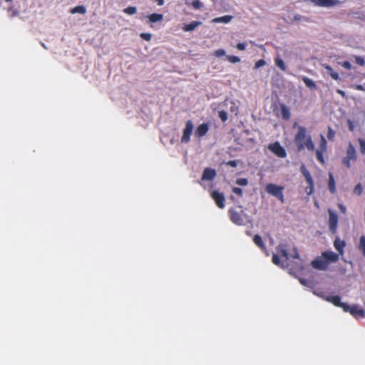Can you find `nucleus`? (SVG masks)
<instances>
[{
    "label": "nucleus",
    "instance_id": "1",
    "mask_svg": "<svg viewBox=\"0 0 365 365\" xmlns=\"http://www.w3.org/2000/svg\"><path fill=\"white\" fill-rule=\"evenodd\" d=\"M294 142L299 151L303 150L304 148H307L309 150H313L314 149V145L311 136L307 135V130L304 127L299 126L298 128V132L295 135Z\"/></svg>",
    "mask_w": 365,
    "mask_h": 365
},
{
    "label": "nucleus",
    "instance_id": "2",
    "mask_svg": "<svg viewBox=\"0 0 365 365\" xmlns=\"http://www.w3.org/2000/svg\"><path fill=\"white\" fill-rule=\"evenodd\" d=\"M240 210H236L235 208H231L229 210L230 219L232 222L237 225H245L246 222L250 221L249 216L242 210V207H237Z\"/></svg>",
    "mask_w": 365,
    "mask_h": 365
},
{
    "label": "nucleus",
    "instance_id": "3",
    "mask_svg": "<svg viewBox=\"0 0 365 365\" xmlns=\"http://www.w3.org/2000/svg\"><path fill=\"white\" fill-rule=\"evenodd\" d=\"M356 160V150H355L354 147L352 145V144L349 143V145H348L347 150H346V155L343 159L342 162H343L344 165H346L347 168H350V166H351L350 161L351 160L354 161Z\"/></svg>",
    "mask_w": 365,
    "mask_h": 365
},
{
    "label": "nucleus",
    "instance_id": "4",
    "mask_svg": "<svg viewBox=\"0 0 365 365\" xmlns=\"http://www.w3.org/2000/svg\"><path fill=\"white\" fill-rule=\"evenodd\" d=\"M329 212V230L332 234H335L337 230L338 225V215L331 209L328 210Z\"/></svg>",
    "mask_w": 365,
    "mask_h": 365
},
{
    "label": "nucleus",
    "instance_id": "5",
    "mask_svg": "<svg viewBox=\"0 0 365 365\" xmlns=\"http://www.w3.org/2000/svg\"><path fill=\"white\" fill-rule=\"evenodd\" d=\"M282 189V187L274 184H269L266 187L267 192L279 199L282 203L284 202Z\"/></svg>",
    "mask_w": 365,
    "mask_h": 365
},
{
    "label": "nucleus",
    "instance_id": "6",
    "mask_svg": "<svg viewBox=\"0 0 365 365\" xmlns=\"http://www.w3.org/2000/svg\"><path fill=\"white\" fill-rule=\"evenodd\" d=\"M345 312H349L356 319L365 318V311L363 309L359 308L356 304L351 306L348 305V307L344 310Z\"/></svg>",
    "mask_w": 365,
    "mask_h": 365
},
{
    "label": "nucleus",
    "instance_id": "7",
    "mask_svg": "<svg viewBox=\"0 0 365 365\" xmlns=\"http://www.w3.org/2000/svg\"><path fill=\"white\" fill-rule=\"evenodd\" d=\"M267 148L279 158H284L287 155L284 148L278 142L268 145Z\"/></svg>",
    "mask_w": 365,
    "mask_h": 365
},
{
    "label": "nucleus",
    "instance_id": "8",
    "mask_svg": "<svg viewBox=\"0 0 365 365\" xmlns=\"http://www.w3.org/2000/svg\"><path fill=\"white\" fill-rule=\"evenodd\" d=\"M311 265L313 268L322 271L327 270L329 267L328 263L322 255L312 260Z\"/></svg>",
    "mask_w": 365,
    "mask_h": 365
},
{
    "label": "nucleus",
    "instance_id": "9",
    "mask_svg": "<svg viewBox=\"0 0 365 365\" xmlns=\"http://www.w3.org/2000/svg\"><path fill=\"white\" fill-rule=\"evenodd\" d=\"M193 130V124L191 120H187L186 122L185 128L183 130V134L181 138L182 143H187L190 140V135L192 133Z\"/></svg>",
    "mask_w": 365,
    "mask_h": 365
},
{
    "label": "nucleus",
    "instance_id": "10",
    "mask_svg": "<svg viewBox=\"0 0 365 365\" xmlns=\"http://www.w3.org/2000/svg\"><path fill=\"white\" fill-rule=\"evenodd\" d=\"M325 299L327 302L333 304L334 306L342 308L343 310H344L346 308L348 307V304H347L341 302V297L339 296H338V295L327 296V297H325Z\"/></svg>",
    "mask_w": 365,
    "mask_h": 365
},
{
    "label": "nucleus",
    "instance_id": "11",
    "mask_svg": "<svg viewBox=\"0 0 365 365\" xmlns=\"http://www.w3.org/2000/svg\"><path fill=\"white\" fill-rule=\"evenodd\" d=\"M322 255L326 259L329 265L331 263L336 262L339 260V255L331 251H325L322 253Z\"/></svg>",
    "mask_w": 365,
    "mask_h": 365
},
{
    "label": "nucleus",
    "instance_id": "12",
    "mask_svg": "<svg viewBox=\"0 0 365 365\" xmlns=\"http://www.w3.org/2000/svg\"><path fill=\"white\" fill-rule=\"evenodd\" d=\"M311 1L316 6L324 7L333 6L339 3L337 0H311Z\"/></svg>",
    "mask_w": 365,
    "mask_h": 365
},
{
    "label": "nucleus",
    "instance_id": "13",
    "mask_svg": "<svg viewBox=\"0 0 365 365\" xmlns=\"http://www.w3.org/2000/svg\"><path fill=\"white\" fill-rule=\"evenodd\" d=\"M216 171L214 169L206 168L203 170L202 180L205 181H211L216 176Z\"/></svg>",
    "mask_w": 365,
    "mask_h": 365
},
{
    "label": "nucleus",
    "instance_id": "14",
    "mask_svg": "<svg viewBox=\"0 0 365 365\" xmlns=\"http://www.w3.org/2000/svg\"><path fill=\"white\" fill-rule=\"evenodd\" d=\"M300 171L302 172V173L304 176V178H305L307 182H308V184H309V185L310 187V189L312 190L313 189V187H314V182H313L312 176L310 175L309 173L306 169V168H305V166L304 165H302L300 167Z\"/></svg>",
    "mask_w": 365,
    "mask_h": 365
},
{
    "label": "nucleus",
    "instance_id": "15",
    "mask_svg": "<svg viewBox=\"0 0 365 365\" xmlns=\"http://www.w3.org/2000/svg\"><path fill=\"white\" fill-rule=\"evenodd\" d=\"M345 245V242L344 240H341L339 237H336L334 242V246L340 255H343Z\"/></svg>",
    "mask_w": 365,
    "mask_h": 365
},
{
    "label": "nucleus",
    "instance_id": "16",
    "mask_svg": "<svg viewBox=\"0 0 365 365\" xmlns=\"http://www.w3.org/2000/svg\"><path fill=\"white\" fill-rule=\"evenodd\" d=\"M212 197L215 200V202L217 205H224L225 197L222 193H220L217 191H213L212 193Z\"/></svg>",
    "mask_w": 365,
    "mask_h": 365
},
{
    "label": "nucleus",
    "instance_id": "17",
    "mask_svg": "<svg viewBox=\"0 0 365 365\" xmlns=\"http://www.w3.org/2000/svg\"><path fill=\"white\" fill-rule=\"evenodd\" d=\"M208 125L206 123H202L200 125L195 131V135H197L199 138L204 136L207 130H208Z\"/></svg>",
    "mask_w": 365,
    "mask_h": 365
},
{
    "label": "nucleus",
    "instance_id": "18",
    "mask_svg": "<svg viewBox=\"0 0 365 365\" xmlns=\"http://www.w3.org/2000/svg\"><path fill=\"white\" fill-rule=\"evenodd\" d=\"M201 21H192L189 24H185L182 27V30L185 31H194L198 26L201 25Z\"/></svg>",
    "mask_w": 365,
    "mask_h": 365
},
{
    "label": "nucleus",
    "instance_id": "19",
    "mask_svg": "<svg viewBox=\"0 0 365 365\" xmlns=\"http://www.w3.org/2000/svg\"><path fill=\"white\" fill-rule=\"evenodd\" d=\"M232 19V16L230 15L224 16L222 17L215 18L212 20L213 23H224L227 24Z\"/></svg>",
    "mask_w": 365,
    "mask_h": 365
},
{
    "label": "nucleus",
    "instance_id": "20",
    "mask_svg": "<svg viewBox=\"0 0 365 365\" xmlns=\"http://www.w3.org/2000/svg\"><path fill=\"white\" fill-rule=\"evenodd\" d=\"M302 81L305 83V85L309 88H310L311 90H314H314L317 89V86L316 83L312 80H311L310 78L304 76L302 78Z\"/></svg>",
    "mask_w": 365,
    "mask_h": 365
},
{
    "label": "nucleus",
    "instance_id": "21",
    "mask_svg": "<svg viewBox=\"0 0 365 365\" xmlns=\"http://www.w3.org/2000/svg\"><path fill=\"white\" fill-rule=\"evenodd\" d=\"M255 244L262 250L265 249V246L262 237L259 235H255L253 237Z\"/></svg>",
    "mask_w": 365,
    "mask_h": 365
},
{
    "label": "nucleus",
    "instance_id": "22",
    "mask_svg": "<svg viewBox=\"0 0 365 365\" xmlns=\"http://www.w3.org/2000/svg\"><path fill=\"white\" fill-rule=\"evenodd\" d=\"M324 68L325 69L327 70V73L333 78V79H335V80H338L339 79V74L335 72L332 68L328 65H326L324 66Z\"/></svg>",
    "mask_w": 365,
    "mask_h": 365
},
{
    "label": "nucleus",
    "instance_id": "23",
    "mask_svg": "<svg viewBox=\"0 0 365 365\" xmlns=\"http://www.w3.org/2000/svg\"><path fill=\"white\" fill-rule=\"evenodd\" d=\"M281 113L284 119L288 120L290 117V113L288 108L285 105H281Z\"/></svg>",
    "mask_w": 365,
    "mask_h": 365
},
{
    "label": "nucleus",
    "instance_id": "24",
    "mask_svg": "<svg viewBox=\"0 0 365 365\" xmlns=\"http://www.w3.org/2000/svg\"><path fill=\"white\" fill-rule=\"evenodd\" d=\"M329 189L331 192H334L335 191V182L333 177V175L330 173H329V183H328Z\"/></svg>",
    "mask_w": 365,
    "mask_h": 365
},
{
    "label": "nucleus",
    "instance_id": "25",
    "mask_svg": "<svg viewBox=\"0 0 365 365\" xmlns=\"http://www.w3.org/2000/svg\"><path fill=\"white\" fill-rule=\"evenodd\" d=\"M86 12V7L84 6H78L71 10V14H84Z\"/></svg>",
    "mask_w": 365,
    "mask_h": 365
},
{
    "label": "nucleus",
    "instance_id": "26",
    "mask_svg": "<svg viewBox=\"0 0 365 365\" xmlns=\"http://www.w3.org/2000/svg\"><path fill=\"white\" fill-rule=\"evenodd\" d=\"M229 104L230 111L237 115L238 113V105L233 101H230Z\"/></svg>",
    "mask_w": 365,
    "mask_h": 365
},
{
    "label": "nucleus",
    "instance_id": "27",
    "mask_svg": "<svg viewBox=\"0 0 365 365\" xmlns=\"http://www.w3.org/2000/svg\"><path fill=\"white\" fill-rule=\"evenodd\" d=\"M150 21L156 22L163 19V15L158 14H153L148 16Z\"/></svg>",
    "mask_w": 365,
    "mask_h": 365
},
{
    "label": "nucleus",
    "instance_id": "28",
    "mask_svg": "<svg viewBox=\"0 0 365 365\" xmlns=\"http://www.w3.org/2000/svg\"><path fill=\"white\" fill-rule=\"evenodd\" d=\"M275 64L282 70V71H286L287 67L284 62V61L280 58H277L275 59Z\"/></svg>",
    "mask_w": 365,
    "mask_h": 365
},
{
    "label": "nucleus",
    "instance_id": "29",
    "mask_svg": "<svg viewBox=\"0 0 365 365\" xmlns=\"http://www.w3.org/2000/svg\"><path fill=\"white\" fill-rule=\"evenodd\" d=\"M359 248L361 250L363 255L365 257V236L360 237Z\"/></svg>",
    "mask_w": 365,
    "mask_h": 365
},
{
    "label": "nucleus",
    "instance_id": "30",
    "mask_svg": "<svg viewBox=\"0 0 365 365\" xmlns=\"http://www.w3.org/2000/svg\"><path fill=\"white\" fill-rule=\"evenodd\" d=\"M136 11H137V9H136V7H135V6H129V7L125 8L123 10V11L125 14H130V15L135 14Z\"/></svg>",
    "mask_w": 365,
    "mask_h": 365
},
{
    "label": "nucleus",
    "instance_id": "31",
    "mask_svg": "<svg viewBox=\"0 0 365 365\" xmlns=\"http://www.w3.org/2000/svg\"><path fill=\"white\" fill-rule=\"evenodd\" d=\"M218 116L223 122H225L227 120V112L225 110L219 111Z\"/></svg>",
    "mask_w": 365,
    "mask_h": 365
},
{
    "label": "nucleus",
    "instance_id": "32",
    "mask_svg": "<svg viewBox=\"0 0 365 365\" xmlns=\"http://www.w3.org/2000/svg\"><path fill=\"white\" fill-rule=\"evenodd\" d=\"M227 58L230 62L233 63H238L240 61V58L235 56H227Z\"/></svg>",
    "mask_w": 365,
    "mask_h": 365
},
{
    "label": "nucleus",
    "instance_id": "33",
    "mask_svg": "<svg viewBox=\"0 0 365 365\" xmlns=\"http://www.w3.org/2000/svg\"><path fill=\"white\" fill-rule=\"evenodd\" d=\"M324 152V151H323V150H317L316 151L317 158L318 159L319 161H320L322 163H324V158H323V153Z\"/></svg>",
    "mask_w": 365,
    "mask_h": 365
},
{
    "label": "nucleus",
    "instance_id": "34",
    "mask_svg": "<svg viewBox=\"0 0 365 365\" xmlns=\"http://www.w3.org/2000/svg\"><path fill=\"white\" fill-rule=\"evenodd\" d=\"M292 19H293V23L294 21H297V22H299L302 20H307V18H304L303 16H302L301 15L299 14H294L293 16H292Z\"/></svg>",
    "mask_w": 365,
    "mask_h": 365
},
{
    "label": "nucleus",
    "instance_id": "35",
    "mask_svg": "<svg viewBox=\"0 0 365 365\" xmlns=\"http://www.w3.org/2000/svg\"><path fill=\"white\" fill-rule=\"evenodd\" d=\"M236 183L240 186H245L248 184V181L246 178L237 179Z\"/></svg>",
    "mask_w": 365,
    "mask_h": 365
},
{
    "label": "nucleus",
    "instance_id": "36",
    "mask_svg": "<svg viewBox=\"0 0 365 365\" xmlns=\"http://www.w3.org/2000/svg\"><path fill=\"white\" fill-rule=\"evenodd\" d=\"M355 62L356 63L360 65V66H364L365 61L363 57L361 56H355Z\"/></svg>",
    "mask_w": 365,
    "mask_h": 365
},
{
    "label": "nucleus",
    "instance_id": "37",
    "mask_svg": "<svg viewBox=\"0 0 365 365\" xmlns=\"http://www.w3.org/2000/svg\"><path fill=\"white\" fill-rule=\"evenodd\" d=\"M214 54H215V56L216 57L219 58V57H221L222 56H225L226 54V52H225V51L224 49L220 48V49L216 50L215 51Z\"/></svg>",
    "mask_w": 365,
    "mask_h": 365
},
{
    "label": "nucleus",
    "instance_id": "38",
    "mask_svg": "<svg viewBox=\"0 0 365 365\" xmlns=\"http://www.w3.org/2000/svg\"><path fill=\"white\" fill-rule=\"evenodd\" d=\"M359 143L361 153L365 154V140L363 139H359Z\"/></svg>",
    "mask_w": 365,
    "mask_h": 365
},
{
    "label": "nucleus",
    "instance_id": "39",
    "mask_svg": "<svg viewBox=\"0 0 365 365\" xmlns=\"http://www.w3.org/2000/svg\"><path fill=\"white\" fill-rule=\"evenodd\" d=\"M326 145H327V141H326L324 137L322 135H321L320 147H321V149L323 150V151L326 150Z\"/></svg>",
    "mask_w": 365,
    "mask_h": 365
},
{
    "label": "nucleus",
    "instance_id": "40",
    "mask_svg": "<svg viewBox=\"0 0 365 365\" xmlns=\"http://www.w3.org/2000/svg\"><path fill=\"white\" fill-rule=\"evenodd\" d=\"M334 135H335V132L331 128H328L327 138L329 140H332L334 139Z\"/></svg>",
    "mask_w": 365,
    "mask_h": 365
},
{
    "label": "nucleus",
    "instance_id": "41",
    "mask_svg": "<svg viewBox=\"0 0 365 365\" xmlns=\"http://www.w3.org/2000/svg\"><path fill=\"white\" fill-rule=\"evenodd\" d=\"M192 5L196 9H199L202 7V4L198 0L193 1Z\"/></svg>",
    "mask_w": 365,
    "mask_h": 365
},
{
    "label": "nucleus",
    "instance_id": "42",
    "mask_svg": "<svg viewBox=\"0 0 365 365\" xmlns=\"http://www.w3.org/2000/svg\"><path fill=\"white\" fill-rule=\"evenodd\" d=\"M272 262H273L274 264H276V265H279V264H280V259H279V257L277 255L274 254V255H272Z\"/></svg>",
    "mask_w": 365,
    "mask_h": 365
},
{
    "label": "nucleus",
    "instance_id": "43",
    "mask_svg": "<svg viewBox=\"0 0 365 365\" xmlns=\"http://www.w3.org/2000/svg\"><path fill=\"white\" fill-rule=\"evenodd\" d=\"M140 37L145 40V41H150L151 39V34H147V33H142L140 34Z\"/></svg>",
    "mask_w": 365,
    "mask_h": 365
},
{
    "label": "nucleus",
    "instance_id": "44",
    "mask_svg": "<svg viewBox=\"0 0 365 365\" xmlns=\"http://www.w3.org/2000/svg\"><path fill=\"white\" fill-rule=\"evenodd\" d=\"M264 65H265V61L264 60L261 59V60L257 61L255 63V68H258L262 67V66H263Z\"/></svg>",
    "mask_w": 365,
    "mask_h": 365
},
{
    "label": "nucleus",
    "instance_id": "45",
    "mask_svg": "<svg viewBox=\"0 0 365 365\" xmlns=\"http://www.w3.org/2000/svg\"><path fill=\"white\" fill-rule=\"evenodd\" d=\"M227 165L235 168L238 165V160H230L226 163Z\"/></svg>",
    "mask_w": 365,
    "mask_h": 365
},
{
    "label": "nucleus",
    "instance_id": "46",
    "mask_svg": "<svg viewBox=\"0 0 365 365\" xmlns=\"http://www.w3.org/2000/svg\"><path fill=\"white\" fill-rule=\"evenodd\" d=\"M361 190H362V188H361V185H360V184H358V185L355 187V188H354V193H356V194H357V195H359V194H361Z\"/></svg>",
    "mask_w": 365,
    "mask_h": 365
},
{
    "label": "nucleus",
    "instance_id": "47",
    "mask_svg": "<svg viewBox=\"0 0 365 365\" xmlns=\"http://www.w3.org/2000/svg\"><path fill=\"white\" fill-rule=\"evenodd\" d=\"M294 254L292 255V257L294 259H299V254L296 248L293 249Z\"/></svg>",
    "mask_w": 365,
    "mask_h": 365
},
{
    "label": "nucleus",
    "instance_id": "48",
    "mask_svg": "<svg viewBox=\"0 0 365 365\" xmlns=\"http://www.w3.org/2000/svg\"><path fill=\"white\" fill-rule=\"evenodd\" d=\"M342 66L349 70L351 68V65L349 61L343 62Z\"/></svg>",
    "mask_w": 365,
    "mask_h": 365
},
{
    "label": "nucleus",
    "instance_id": "49",
    "mask_svg": "<svg viewBox=\"0 0 365 365\" xmlns=\"http://www.w3.org/2000/svg\"><path fill=\"white\" fill-rule=\"evenodd\" d=\"M281 254L286 259H289V255H288V253H287V251L284 249H282L281 250Z\"/></svg>",
    "mask_w": 365,
    "mask_h": 365
},
{
    "label": "nucleus",
    "instance_id": "50",
    "mask_svg": "<svg viewBox=\"0 0 365 365\" xmlns=\"http://www.w3.org/2000/svg\"><path fill=\"white\" fill-rule=\"evenodd\" d=\"M237 48L240 51H243L245 49V44L243 43H239L237 44Z\"/></svg>",
    "mask_w": 365,
    "mask_h": 365
},
{
    "label": "nucleus",
    "instance_id": "51",
    "mask_svg": "<svg viewBox=\"0 0 365 365\" xmlns=\"http://www.w3.org/2000/svg\"><path fill=\"white\" fill-rule=\"evenodd\" d=\"M233 192H234L235 194L241 195V194H242V189H241V188H240V187H234V188H233Z\"/></svg>",
    "mask_w": 365,
    "mask_h": 365
},
{
    "label": "nucleus",
    "instance_id": "52",
    "mask_svg": "<svg viewBox=\"0 0 365 365\" xmlns=\"http://www.w3.org/2000/svg\"><path fill=\"white\" fill-rule=\"evenodd\" d=\"M286 22L288 24H293V19L291 16H288L287 18L285 19Z\"/></svg>",
    "mask_w": 365,
    "mask_h": 365
},
{
    "label": "nucleus",
    "instance_id": "53",
    "mask_svg": "<svg viewBox=\"0 0 365 365\" xmlns=\"http://www.w3.org/2000/svg\"><path fill=\"white\" fill-rule=\"evenodd\" d=\"M348 123H349V130L352 131L354 128L353 123L351 120H348Z\"/></svg>",
    "mask_w": 365,
    "mask_h": 365
},
{
    "label": "nucleus",
    "instance_id": "54",
    "mask_svg": "<svg viewBox=\"0 0 365 365\" xmlns=\"http://www.w3.org/2000/svg\"><path fill=\"white\" fill-rule=\"evenodd\" d=\"M337 93H338L339 94H340L342 97H344V98H345V97H346V93H345V92H344V91H341V90L338 89V90H337Z\"/></svg>",
    "mask_w": 365,
    "mask_h": 365
},
{
    "label": "nucleus",
    "instance_id": "55",
    "mask_svg": "<svg viewBox=\"0 0 365 365\" xmlns=\"http://www.w3.org/2000/svg\"><path fill=\"white\" fill-rule=\"evenodd\" d=\"M356 88L357 90H360V91H364V88L363 86H361V85H357V86H356Z\"/></svg>",
    "mask_w": 365,
    "mask_h": 365
},
{
    "label": "nucleus",
    "instance_id": "56",
    "mask_svg": "<svg viewBox=\"0 0 365 365\" xmlns=\"http://www.w3.org/2000/svg\"><path fill=\"white\" fill-rule=\"evenodd\" d=\"M156 1L158 2V4L159 6H162L164 4V1L163 0H156Z\"/></svg>",
    "mask_w": 365,
    "mask_h": 365
},
{
    "label": "nucleus",
    "instance_id": "57",
    "mask_svg": "<svg viewBox=\"0 0 365 365\" xmlns=\"http://www.w3.org/2000/svg\"><path fill=\"white\" fill-rule=\"evenodd\" d=\"M341 208V210L343 213L345 212L346 211V207H344V206H341V207H339Z\"/></svg>",
    "mask_w": 365,
    "mask_h": 365
},
{
    "label": "nucleus",
    "instance_id": "58",
    "mask_svg": "<svg viewBox=\"0 0 365 365\" xmlns=\"http://www.w3.org/2000/svg\"><path fill=\"white\" fill-rule=\"evenodd\" d=\"M6 1H11V0H6Z\"/></svg>",
    "mask_w": 365,
    "mask_h": 365
}]
</instances>
